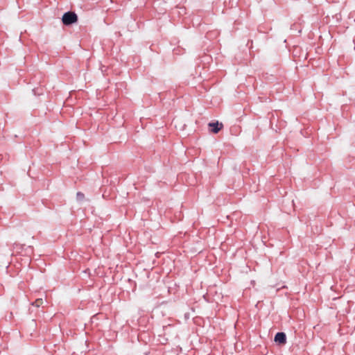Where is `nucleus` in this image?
Listing matches in <instances>:
<instances>
[{"mask_svg": "<svg viewBox=\"0 0 355 355\" xmlns=\"http://www.w3.org/2000/svg\"><path fill=\"white\" fill-rule=\"evenodd\" d=\"M62 21L64 25L69 26L78 21V16L73 12H67L63 15Z\"/></svg>", "mask_w": 355, "mask_h": 355, "instance_id": "1", "label": "nucleus"}, {"mask_svg": "<svg viewBox=\"0 0 355 355\" xmlns=\"http://www.w3.org/2000/svg\"><path fill=\"white\" fill-rule=\"evenodd\" d=\"M275 341L279 345H284L286 343V334L283 332L277 333L275 336Z\"/></svg>", "mask_w": 355, "mask_h": 355, "instance_id": "2", "label": "nucleus"}, {"mask_svg": "<svg viewBox=\"0 0 355 355\" xmlns=\"http://www.w3.org/2000/svg\"><path fill=\"white\" fill-rule=\"evenodd\" d=\"M209 126L212 128L211 132L216 134L223 128V124L217 121L216 123H209Z\"/></svg>", "mask_w": 355, "mask_h": 355, "instance_id": "3", "label": "nucleus"}, {"mask_svg": "<svg viewBox=\"0 0 355 355\" xmlns=\"http://www.w3.org/2000/svg\"><path fill=\"white\" fill-rule=\"evenodd\" d=\"M43 304V300L41 298L37 299L35 302L32 303V305L40 307Z\"/></svg>", "mask_w": 355, "mask_h": 355, "instance_id": "4", "label": "nucleus"}, {"mask_svg": "<svg viewBox=\"0 0 355 355\" xmlns=\"http://www.w3.org/2000/svg\"><path fill=\"white\" fill-rule=\"evenodd\" d=\"M77 200L79 201H82L85 199V195L81 192H78L76 194Z\"/></svg>", "mask_w": 355, "mask_h": 355, "instance_id": "5", "label": "nucleus"}, {"mask_svg": "<svg viewBox=\"0 0 355 355\" xmlns=\"http://www.w3.org/2000/svg\"><path fill=\"white\" fill-rule=\"evenodd\" d=\"M21 248V246L19 243H14V245H13V248H14V249H15V248Z\"/></svg>", "mask_w": 355, "mask_h": 355, "instance_id": "6", "label": "nucleus"}]
</instances>
